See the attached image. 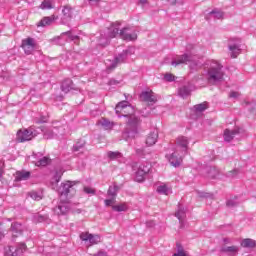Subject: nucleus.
Instances as JSON below:
<instances>
[{
	"mask_svg": "<svg viewBox=\"0 0 256 256\" xmlns=\"http://www.w3.org/2000/svg\"><path fill=\"white\" fill-rule=\"evenodd\" d=\"M79 182L75 181H66L61 184L58 189V193L60 195V202L56 207L53 208L54 215H67L69 211H71V203L67 199H63V197H73L75 195V185Z\"/></svg>",
	"mask_w": 256,
	"mask_h": 256,
	"instance_id": "1",
	"label": "nucleus"
},
{
	"mask_svg": "<svg viewBox=\"0 0 256 256\" xmlns=\"http://www.w3.org/2000/svg\"><path fill=\"white\" fill-rule=\"evenodd\" d=\"M123 117H127L126 127L122 133V139L129 141V139H135L139 135L141 129V118L133 114H122Z\"/></svg>",
	"mask_w": 256,
	"mask_h": 256,
	"instance_id": "2",
	"label": "nucleus"
},
{
	"mask_svg": "<svg viewBox=\"0 0 256 256\" xmlns=\"http://www.w3.org/2000/svg\"><path fill=\"white\" fill-rule=\"evenodd\" d=\"M225 77V72H223V65L217 61H211L207 69L206 79L210 85H217L221 83Z\"/></svg>",
	"mask_w": 256,
	"mask_h": 256,
	"instance_id": "3",
	"label": "nucleus"
},
{
	"mask_svg": "<svg viewBox=\"0 0 256 256\" xmlns=\"http://www.w3.org/2000/svg\"><path fill=\"white\" fill-rule=\"evenodd\" d=\"M121 32H119V24H113L110 28H108V34L100 36V45L105 47V45L109 44V39H113L117 35H119Z\"/></svg>",
	"mask_w": 256,
	"mask_h": 256,
	"instance_id": "4",
	"label": "nucleus"
},
{
	"mask_svg": "<svg viewBox=\"0 0 256 256\" xmlns=\"http://www.w3.org/2000/svg\"><path fill=\"white\" fill-rule=\"evenodd\" d=\"M133 53H135V49L132 47H129L126 50H124L123 52H121L120 54H118V56H116L114 58V61H113L112 65L110 66V69H115V67H117V65H121V63H125V61H127L128 57H130V55H133Z\"/></svg>",
	"mask_w": 256,
	"mask_h": 256,
	"instance_id": "5",
	"label": "nucleus"
},
{
	"mask_svg": "<svg viewBox=\"0 0 256 256\" xmlns=\"http://www.w3.org/2000/svg\"><path fill=\"white\" fill-rule=\"evenodd\" d=\"M176 151H179L182 155H187L189 151V139L185 136H179L176 139Z\"/></svg>",
	"mask_w": 256,
	"mask_h": 256,
	"instance_id": "6",
	"label": "nucleus"
},
{
	"mask_svg": "<svg viewBox=\"0 0 256 256\" xmlns=\"http://www.w3.org/2000/svg\"><path fill=\"white\" fill-rule=\"evenodd\" d=\"M166 157L173 167H180L181 163H183V157H185V155H183L181 152L179 153L178 150H175L174 153Z\"/></svg>",
	"mask_w": 256,
	"mask_h": 256,
	"instance_id": "7",
	"label": "nucleus"
},
{
	"mask_svg": "<svg viewBox=\"0 0 256 256\" xmlns=\"http://www.w3.org/2000/svg\"><path fill=\"white\" fill-rule=\"evenodd\" d=\"M81 241H89L91 245H97V243H101V236L97 234H90L89 232H82L80 234Z\"/></svg>",
	"mask_w": 256,
	"mask_h": 256,
	"instance_id": "8",
	"label": "nucleus"
},
{
	"mask_svg": "<svg viewBox=\"0 0 256 256\" xmlns=\"http://www.w3.org/2000/svg\"><path fill=\"white\" fill-rule=\"evenodd\" d=\"M36 135L37 134L33 133L31 130H19L17 132V141H19V143H25V141H31Z\"/></svg>",
	"mask_w": 256,
	"mask_h": 256,
	"instance_id": "9",
	"label": "nucleus"
},
{
	"mask_svg": "<svg viewBox=\"0 0 256 256\" xmlns=\"http://www.w3.org/2000/svg\"><path fill=\"white\" fill-rule=\"evenodd\" d=\"M71 19H73V7L71 5H65L62 9V24L67 25Z\"/></svg>",
	"mask_w": 256,
	"mask_h": 256,
	"instance_id": "10",
	"label": "nucleus"
},
{
	"mask_svg": "<svg viewBox=\"0 0 256 256\" xmlns=\"http://www.w3.org/2000/svg\"><path fill=\"white\" fill-rule=\"evenodd\" d=\"M142 101L150 103V105H155L157 103V95L153 91H143L140 94Z\"/></svg>",
	"mask_w": 256,
	"mask_h": 256,
	"instance_id": "11",
	"label": "nucleus"
},
{
	"mask_svg": "<svg viewBox=\"0 0 256 256\" xmlns=\"http://www.w3.org/2000/svg\"><path fill=\"white\" fill-rule=\"evenodd\" d=\"M21 47L26 55H31V53H33L35 50V40L33 38H27L22 41Z\"/></svg>",
	"mask_w": 256,
	"mask_h": 256,
	"instance_id": "12",
	"label": "nucleus"
},
{
	"mask_svg": "<svg viewBox=\"0 0 256 256\" xmlns=\"http://www.w3.org/2000/svg\"><path fill=\"white\" fill-rule=\"evenodd\" d=\"M10 231L12 233V241H15L17 237H21V235H23V225L18 222H13L11 224Z\"/></svg>",
	"mask_w": 256,
	"mask_h": 256,
	"instance_id": "13",
	"label": "nucleus"
},
{
	"mask_svg": "<svg viewBox=\"0 0 256 256\" xmlns=\"http://www.w3.org/2000/svg\"><path fill=\"white\" fill-rule=\"evenodd\" d=\"M228 49L231 51L232 59H236V57L241 53V40L237 39L234 43L230 42Z\"/></svg>",
	"mask_w": 256,
	"mask_h": 256,
	"instance_id": "14",
	"label": "nucleus"
},
{
	"mask_svg": "<svg viewBox=\"0 0 256 256\" xmlns=\"http://www.w3.org/2000/svg\"><path fill=\"white\" fill-rule=\"evenodd\" d=\"M119 37L124 41H137V33L129 32V28H123L120 30Z\"/></svg>",
	"mask_w": 256,
	"mask_h": 256,
	"instance_id": "15",
	"label": "nucleus"
},
{
	"mask_svg": "<svg viewBox=\"0 0 256 256\" xmlns=\"http://www.w3.org/2000/svg\"><path fill=\"white\" fill-rule=\"evenodd\" d=\"M191 61H193V56H191V54H184L178 56L176 60L172 61L171 65H173V67H177V65H183V63H189Z\"/></svg>",
	"mask_w": 256,
	"mask_h": 256,
	"instance_id": "16",
	"label": "nucleus"
},
{
	"mask_svg": "<svg viewBox=\"0 0 256 256\" xmlns=\"http://www.w3.org/2000/svg\"><path fill=\"white\" fill-rule=\"evenodd\" d=\"M157 139H159V130L154 129L148 134L146 138V145H148V147H152V145H155V143H157Z\"/></svg>",
	"mask_w": 256,
	"mask_h": 256,
	"instance_id": "17",
	"label": "nucleus"
},
{
	"mask_svg": "<svg viewBox=\"0 0 256 256\" xmlns=\"http://www.w3.org/2000/svg\"><path fill=\"white\" fill-rule=\"evenodd\" d=\"M220 253H226L228 256H235L237 253H239V246L223 245L220 248Z\"/></svg>",
	"mask_w": 256,
	"mask_h": 256,
	"instance_id": "18",
	"label": "nucleus"
},
{
	"mask_svg": "<svg viewBox=\"0 0 256 256\" xmlns=\"http://www.w3.org/2000/svg\"><path fill=\"white\" fill-rule=\"evenodd\" d=\"M175 217H177L180 223V227L183 229L186 213H185V208L181 204L178 205V210L175 213Z\"/></svg>",
	"mask_w": 256,
	"mask_h": 256,
	"instance_id": "19",
	"label": "nucleus"
},
{
	"mask_svg": "<svg viewBox=\"0 0 256 256\" xmlns=\"http://www.w3.org/2000/svg\"><path fill=\"white\" fill-rule=\"evenodd\" d=\"M239 133V128H236L234 130L226 129L224 131V141H226L227 143H231V141L235 139V135H239Z\"/></svg>",
	"mask_w": 256,
	"mask_h": 256,
	"instance_id": "20",
	"label": "nucleus"
},
{
	"mask_svg": "<svg viewBox=\"0 0 256 256\" xmlns=\"http://www.w3.org/2000/svg\"><path fill=\"white\" fill-rule=\"evenodd\" d=\"M31 177V172L29 171H17L15 174V181L19 182V181H27V179H29Z\"/></svg>",
	"mask_w": 256,
	"mask_h": 256,
	"instance_id": "21",
	"label": "nucleus"
},
{
	"mask_svg": "<svg viewBox=\"0 0 256 256\" xmlns=\"http://www.w3.org/2000/svg\"><path fill=\"white\" fill-rule=\"evenodd\" d=\"M61 89L63 93H69V91L75 89V84H73L72 79H66L62 82Z\"/></svg>",
	"mask_w": 256,
	"mask_h": 256,
	"instance_id": "22",
	"label": "nucleus"
},
{
	"mask_svg": "<svg viewBox=\"0 0 256 256\" xmlns=\"http://www.w3.org/2000/svg\"><path fill=\"white\" fill-rule=\"evenodd\" d=\"M240 245L244 247V249H255L256 241L251 238H245L241 241Z\"/></svg>",
	"mask_w": 256,
	"mask_h": 256,
	"instance_id": "23",
	"label": "nucleus"
},
{
	"mask_svg": "<svg viewBox=\"0 0 256 256\" xmlns=\"http://www.w3.org/2000/svg\"><path fill=\"white\" fill-rule=\"evenodd\" d=\"M34 219L36 223H47V225L51 223V218L47 214H37Z\"/></svg>",
	"mask_w": 256,
	"mask_h": 256,
	"instance_id": "24",
	"label": "nucleus"
},
{
	"mask_svg": "<svg viewBox=\"0 0 256 256\" xmlns=\"http://www.w3.org/2000/svg\"><path fill=\"white\" fill-rule=\"evenodd\" d=\"M57 17L55 15L44 17L39 23L38 27H47V25H51Z\"/></svg>",
	"mask_w": 256,
	"mask_h": 256,
	"instance_id": "25",
	"label": "nucleus"
},
{
	"mask_svg": "<svg viewBox=\"0 0 256 256\" xmlns=\"http://www.w3.org/2000/svg\"><path fill=\"white\" fill-rule=\"evenodd\" d=\"M99 125H101V127H103L105 129V131H111V129H113V122L109 121L107 118H102L99 121Z\"/></svg>",
	"mask_w": 256,
	"mask_h": 256,
	"instance_id": "26",
	"label": "nucleus"
},
{
	"mask_svg": "<svg viewBox=\"0 0 256 256\" xmlns=\"http://www.w3.org/2000/svg\"><path fill=\"white\" fill-rule=\"evenodd\" d=\"M157 193H159L160 195H169L173 192L169 186L163 184L157 187Z\"/></svg>",
	"mask_w": 256,
	"mask_h": 256,
	"instance_id": "27",
	"label": "nucleus"
},
{
	"mask_svg": "<svg viewBox=\"0 0 256 256\" xmlns=\"http://www.w3.org/2000/svg\"><path fill=\"white\" fill-rule=\"evenodd\" d=\"M117 193H119V186H117L116 184L110 186L107 191L108 197H112L114 199H117Z\"/></svg>",
	"mask_w": 256,
	"mask_h": 256,
	"instance_id": "28",
	"label": "nucleus"
},
{
	"mask_svg": "<svg viewBox=\"0 0 256 256\" xmlns=\"http://www.w3.org/2000/svg\"><path fill=\"white\" fill-rule=\"evenodd\" d=\"M127 107H129L128 101L124 100L119 102L115 107L116 114L119 115V113H123V109H127Z\"/></svg>",
	"mask_w": 256,
	"mask_h": 256,
	"instance_id": "29",
	"label": "nucleus"
},
{
	"mask_svg": "<svg viewBox=\"0 0 256 256\" xmlns=\"http://www.w3.org/2000/svg\"><path fill=\"white\" fill-rule=\"evenodd\" d=\"M107 157L108 159H110V161H117V159H121V157H123V154H121V152L116 151H108L107 152Z\"/></svg>",
	"mask_w": 256,
	"mask_h": 256,
	"instance_id": "30",
	"label": "nucleus"
},
{
	"mask_svg": "<svg viewBox=\"0 0 256 256\" xmlns=\"http://www.w3.org/2000/svg\"><path fill=\"white\" fill-rule=\"evenodd\" d=\"M51 163V159L49 157L44 156L40 158L37 162H35L36 167H47Z\"/></svg>",
	"mask_w": 256,
	"mask_h": 256,
	"instance_id": "31",
	"label": "nucleus"
},
{
	"mask_svg": "<svg viewBox=\"0 0 256 256\" xmlns=\"http://www.w3.org/2000/svg\"><path fill=\"white\" fill-rule=\"evenodd\" d=\"M178 95L185 99L186 97H189V95H191V90L187 86H182L178 90Z\"/></svg>",
	"mask_w": 256,
	"mask_h": 256,
	"instance_id": "32",
	"label": "nucleus"
},
{
	"mask_svg": "<svg viewBox=\"0 0 256 256\" xmlns=\"http://www.w3.org/2000/svg\"><path fill=\"white\" fill-rule=\"evenodd\" d=\"M176 249L177 252L174 253L172 256H187V253L185 252V248H183V245L181 243H176Z\"/></svg>",
	"mask_w": 256,
	"mask_h": 256,
	"instance_id": "33",
	"label": "nucleus"
},
{
	"mask_svg": "<svg viewBox=\"0 0 256 256\" xmlns=\"http://www.w3.org/2000/svg\"><path fill=\"white\" fill-rule=\"evenodd\" d=\"M145 175H147L145 172H143V170H140L138 168V170L136 171V176L135 179L138 183H143V181H145Z\"/></svg>",
	"mask_w": 256,
	"mask_h": 256,
	"instance_id": "34",
	"label": "nucleus"
},
{
	"mask_svg": "<svg viewBox=\"0 0 256 256\" xmlns=\"http://www.w3.org/2000/svg\"><path fill=\"white\" fill-rule=\"evenodd\" d=\"M85 149V141L79 140L76 142V144L73 146L74 153H77L78 151H83Z\"/></svg>",
	"mask_w": 256,
	"mask_h": 256,
	"instance_id": "35",
	"label": "nucleus"
},
{
	"mask_svg": "<svg viewBox=\"0 0 256 256\" xmlns=\"http://www.w3.org/2000/svg\"><path fill=\"white\" fill-rule=\"evenodd\" d=\"M55 135H59V132H57V128H54V130H47L44 133V138L45 139H53V137H55Z\"/></svg>",
	"mask_w": 256,
	"mask_h": 256,
	"instance_id": "36",
	"label": "nucleus"
},
{
	"mask_svg": "<svg viewBox=\"0 0 256 256\" xmlns=\"http://www.w3.org/2000/svg\"><path fill=\"white\" fill-rule=\"evenodd\" d=\"M61 35L62 36L67 35V37H68V39H70V41H74V43H79V36L73 35V33L71 31L63 32Z\"/></svg>",
	"mask_w": 256,
	"mask_h": 256,
	"instance_id": "37",
	"label": "nucleus"
},
{
	"mask_svg": "<svg viewBox=\"0 0 256 256\" xmlns=\"http://www.w3.org/2000/svg\"><path fill=\"white\" fill-rule=\"evenodd\" d=\"M217 175H219V170H217V168L215 167H210L208 169V177L210 179H217Z\"/></svg>",
	"mask_w": 256,
	"mask_h": 256,
	"instance_id": "38",
	"label": "nucleus"
},
{
	"mask_svg": "<svg viewBox=\"0 0 256 256\" xmlns=\"http://www.w3.org/2000/svg\"><path fill=\"white\" fill-rule=\"evenodd\" d=\"M113 211H116L117 213H121L123 211H127V204H119V205H113L112 206Z\"/></svg>",
	"mask_w": 256,
	"mask_h": 256,
	"instance_id": "39",
	"label": "nucleus"
},
{
	"mask_svg": "<svg viewBox=\"0 0 256 256\" xmlns=\"http://www.w3.org/2000/svg\"><path fill=\"white\" fill-rule=\"evenodd\" d=\"M138 168L141 171H143V173H145L147 175V173H149L151 171V164L144 162V163L140 164Z\"/></svg>",
	"mask_w": 256,
	"mask_h": 256,
	"instance_id": "40",
	"label": "nucleus"
},
{
	"mask_svg": "<svg viewBox=\"0 0 256 256\" xmlns=\"http://www.w3.org/2000/svg\"><path fill=\"white\" fill-rule=\"evenodd\" d=\"M194 109L197 113H203L207 109V102L195 105Z\"/></svg>",
	"mask_w": 256,
	"mask_h": 256,
	"instance_id": "41",
	"label": "nucleus"
},
{
	"mask_svg": "<svg viewBox=\"0 0 256 256\" xmlns=\"http://www.w3.org/2000/svg\"><path fill=\"white\" fill-rule=\"evenodd\" d=\"M209 15H213L214 19H223V12L217 9L212 10Z\"/></svg>",
	"mask_w": 256,
	"mask_h": 256,
	"instance_id": "42",
	"label": "nucleus"
},
{
	"mask_svg": "<svg viewBox=\"0 0 256 256\" xmlns=\"http://www.w3.org/2000/svg\"><path fill=\"white\" fill-rule=\"evenodd\" d=\"M30 197L34 199V201H41V199H43V196L41 195V193L35 192V191L30 192Z\"/></svg>",
	"mask_w": 256,
	"mask_h": 256,
	"instance_id": "43",
	"label": "nucleus"
},
{
	"mask_svg": "<svg viewBox=\"0 0 256 256\" xmlns=\"http://www.w3.org/2000/svg\"><path fill=\"white\" fill-rule=\"evenodd\" d=\"M42 9H53V5L49 0H44L42 4L40 5Z\"/></svg>",
	"mask_w": 256,
	"mask_h": 256,
	"instance_id": "44",
	"label": "nucleus"
},
{
	"mask_svg": "<svg viewBox=\"0 0 256 256\" xmlns=\"http://www.w3.org/2000/svg\"><path fill=\"white\" fill-rule=\"evenodd\" d=\"M197 195L200 199H209V197H211V193L208 192L197 191Z\"/></svg>",
	"mask_w": 256,
	"mask_h": 256,
	"instance_id": "45",
	"label": "nucleus"
},
{
	"mask_svg": "<svg viewBox=\"0 0 256 256\" xmlns=\"http://www.w3.org/2000/svg\"><path fill=\"white\" fill-rule=\"evenodd\" d=\"M36 123H47L49 121L48 116H40L35 118Z\"/></svg>",
	"mask_w": 256,
	"mask_h": 256,
	"instance_id": "46",
	"label": "nucleus"
},
{
	"mask_svg": "<svg viewBox=\"0 0 256 256\" xmlns=\"http://www.w3.org/2000/svg\"><path fill=\"white\" fill-rule=\"evenodd\" d=\"M227 207H237L239 205V202H237L235 199H230L226 202Z\"/></svg>",
	"mask_w": 256,
	"mask_h": 256,
	"instance_id": "47",
	"label": "nucleus"
},
{
	"mask_svg": "<svg viewBox=\"0 0 256 256\" xmlns=\"http://www.w3.org/2000/svg\"><path fill=\"white\" fill-rule=\"evenodd\" d=\"M62 175V172H56L53 178L54 183H59V181H61Z\"/></svg>",
	"mask_w": 256,
	"mask_h": 256,
	"instance_id": "48",
	"label": "nucleus"
},
{
	"mask_svg": "<svg viewBox=\"0 0 256 256\" xmlns=\"http://www.w3.org/2000/svg\"><path fill=\"white\" fill-rule=\"evenodd\" d=\"M115 199H116V198H113V197H110V199H106V200L104 201L106 207H111L112 205H114Z\"/></svg>",
	"mask_w": 256,
	"mask_h": 256,
	"instance_id": "49",
	"label": "nucleus"
},
{
	"mask_svg": "<svg viewBox=\"0 0 256 256\" xmlns=\"http://www.w3.org/2000/svg\"><path fill=\"white\" fill-rule=\"evenodd\" d=\"M84 193L87 195H95V189L91 187H84Z\"/></svg>",
	"mask_w": 256,
	"mask_h": 256,
	"instance_id": "50",
	"label": "nucleus"
},
{
	"mask_svg": "<svg viewBox=\"0 0 256 256\" xmlns=\"http://www.w3.org/2000/svg\"><path fill=\"white\" fill-rule=\"evenodd\" d=\"M164 79L171 83L172 81H175V76L173 74H165Z\"/></svg>",
	"mask_w": 256,
	"mask_h": 256,
	"instance_id": "51",
	"label": "nucleus"
},
{
	"mask_svg": "<svg viewBox=\"0 0 256 256\" xmlns=\"http://www.w3.org/2000/svg\"><path fill=\"white\" fill-rule=\"evenodd\" d=\"M27 249V245L25 243H21L19 244L18 248L16 249V251L23 253V251H25Z\"/></svg>",
	"mask_w": 256,
	"mask_h": 256,
	"instance_id": "52",
	"label": "nucleus"
},
{
	"mask_svg": "<svg viewBox=\"0 0 256 256\" xmlns=\"http://www.w3.org/2000/svg\"><path fill=\"white\" fill-rule=\"evenodd\" d=\"M237 175H239L238 170H232L227 173V177H237Z\"/></svg>",
	"mask_w": 256,
	"mask_h": 256,
	"instance_id": "53",
	"label": "nucleus"
},
{
	"mask_svg": "<svg viewBox=\"0 0 256 256\" xmlns=\"http://www.w3.org/2000/svg\"><path fill=\"white\" fill-rule=\"evenodd\" d=\"M229 97L231 99H237L239 97V92L232 91L230 92Z\"/></svg>",
	"mask_w": 256,
	"mask_h": 256,
	"instance_id": "54",
	"label": "nucleus"
},
{
	"mask_svg": "<svg viewBox=\"0 0 256 256\" xmlns=\"http://www.w3.org/2000/svg\"><path fill=\"white\" fill-rule=\"evenodd\" d=\"M88 2H89L90 5H92L93 7H97V5H99V3H101V0H88Z\"/></svg>",
	"mask_w": 256,
	"mask_h": 256,
	"instance_id": "55",
	"label": "nucleus"
},
{
	"mask_svg": "<svg viewBox=\"0 0 256 256\" xmlns=\"http://www.w3.org/2000/svg\"><path fill=\"white\" fill-rule=\"evenodd\" d=\"M119 83H121L119 80L111 79L108 82V85H119Z\"/></svg>",
	"mask_w": 256,
	"mask_h": 256,
	"instance_id": "56",
	"label": "nucleus"
},
{
	"mask_svg": "<svg viewBox=\"0 0 256 256\" xmlns=\"http://www.w3.org/2000/svg\"><path fill=\"white\" fill-rule=\"evenodd\" d=\"M93 256H107V252H105V251H99L98 253L93 254Z\"/></svg>",
	"mask_w": 256,
	"mask_h": 256,
	"instance_id": "57",
	"label": "nucleus"
},
{
	"mask_svg": "<svg viewBox=\"0 0 256 256\" xmlns=\"http://www.w3.org/2000/svg\"><path fill=\"white\" fill-rule=\"evenodd\" d=\"M148 1L147 0H139V4L142 5V7H145L147 5Z\"/></svg>",
	"mask_w": 256,
	"mask_h": 256,
	"instance_id": "58",
	"label": "nucleus"
},
{
	"mask_svg": "<svg viewBox=\"0 0 256 256\" xmlns=\"http://www.w3.org/2000/svg\"><path fill=\"white\" fill-rule=\"evenodd\" d=\"M1 239H5V232L0 228V241Z\"/></svg>",
	"mask_w": 256,
	"mask_h": 256,
	"instance_id": "59",
	"label": "nucleus"
},
{
	"mask_svg": "<svg viewBox=\"0 0 256 256\" xmlns=\"http://www.w3.org/2000/svg\"><path fill=\"white\" fill-rule=\"evenodd\" d=\"M147 227H155V222L154 221L147 222Z\"/></svg>",
	"mask_w": 256,
	"mask_h": 256,
	"instance_id": "60",
	"label": "nucleus"
},
{
	"mask_svg": "<svg viewBox=\"0 0 256 256\" xmlns=\"http://www.w3.org/2000/svg\"><path fill=\"white\" fill-rule=\"evenodd\" d=\"M137 155H143V148L136 150Z\"/></svg>",
	"mask_w": 256,
	"mask_h": 256,
	"instance_id": "61",
	"label": "nucleus"
},
{
	"mask_svg": "<svg viewBox=\"0 0 256 256\" xmlns=\"http://www.w3.org/2000/svg\"><path fill=\"white\" fill-rule=\"evenodd\" d=\"M223 241L226 245H229V243H231V240L229 238H224Z\"/></svg>",
	"mask_w": 256,
	"mask_h": 256,
	"instance_id": "62",
	"label": "nucleus"
},
{
	"mask_svg": "<svg viewBox=\"0 0 256 256\" xmlns=\"http://www.w3.org/2000/svg\"><path fill=\"white\" fill-rule=\"evenodd\" d=\"M3 179V168L0 167V181Z\"/></svg>",
	"mask_w": 256,
	"mask_h": 256,
	"instance_id": "63",
	"label": "nucleus"
},
{
	"mask_svg": "<svg viewBox=\"0 0 256 256\" xmlns=\"http://www.w3.org/2000/svg\"><path fill=\"white\" fill-rule=\"evenodd\" d=\"M19 253H21V252H18V251L16 250L15 252H12L11 256H17V255H19Z\"/></svg>",
	"mask_w": 256,
	"mask_h": 256,
	"instance_id": "64",
	"label": "nucleus"
}]
</instances>
